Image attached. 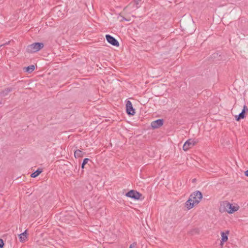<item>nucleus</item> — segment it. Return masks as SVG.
<instances>
[{
	"instance_id": "nucleus-1",
	"label": "nucleus",
	"mask_w": 248,
	"mask_h": 248,
	"mask_svg": "<svg viewBox=\"0 0 248 248\" xmlns=\"http://www.w3.org/2000/svg\"><path fill=\"white\" fill-rule=\"evenodd\" d=\"M219 209L221 213L227 212L229 214H232L239 209V206H233L232 204L227 201H224L220 202Z\"/></svg>"
},
{
	"instance_id": "nucleus-2",
	"label": "nucleus",
	"mask_w": 248,
	"mask_h": 248,
	"mask_svg": "<svg viewBox=\"0 0 248 248\" xmlns=\"http://www.w3.org/2000/svg\"><path fill=\"white\" fill-rule=\"evenodd\" d=\"M44 46L43 43H34L28 46L27 50L29 53H34L41 49Z\"/></svg>"
},
{
	"instance_id": "nucleus-3",
	"label": "nucleus",
	"mask_w": 248,
	"mask_h": 248,
	"mask_svg": "<svg viewBox=\"0 0 248 248\" xmlns=\"http://www.w3.org/2000/svg\"><path fill=\"white\" fill-rule=\"evenodd\" d=\"M202 198V194L201 192L196 191L190 195L189 198L192 200L195 204H198Z\"/></svg>"
},
{
	"instance_id": "nucleus-4",
	"label": "nucleus",
	"mask_w": 248,
	"mask_h": 248,
	"mask_svg": "<svg viewBox=\"0 0 248 248\" xmlns=\"http://www.w3.org/2000/svg\"><path fill=\"white\" fill-rule=\"evenodd\" d=\"M125 196L135 200H139L142 196V194L136 190H130L126 193Z\"/></svg>"
},
{
	"instance_id": "nucleus-5",
	"label": "nucleus",
	"mask_w": 248,
	"mask_h": 248,
	"mask_svg": "<svg viewBox=\"0 0 248 248\" xmlns=\"http://www.w3.org/2000/svg\"><path fill=\"white\" fill-rule=\"evenodd\" d=\"M198 141L194 140L191 139L186 140L184 143L183 148L185 151H187L188 149L193 147L197 143Z\"/></svg>"
},
{
	"instance_id": "nucleus-6",
	"label": "nucleus",
	"mask_w": 248,
	"mask_h": 248,
	"mask_svg": "<svg viewBox=\"0 0 248 248\" xmlns=\"http://www.w3.org/2000/svg\"><path fill=\"white\" fill-rule=\"evenodd\" d=\"M126 110L129 115H134L135 113V109L133 108L131 102L129 100L126 102Z\"/></svg>"
},
{
	"instance_id": "nucleus-7",
	"label": "nucleus",
	"mask_w": 248,
	"mask_h": 248,
	"mask_svg": "<svg viewBox=\"0 0 248 248\" xmlns=\"http://www.w3.org/2000/svg\"><path fill=\"white\" fill-rule=\"evenodd\" d=\"M106 38L107 41L113 46H119V43L118 41L113 36L109 34H107L106 35Z\"/></svg>"
},
{
	"instance_id": "nucleus-8",
	"label": "nucleus",
	"mask_w": 248,
	"mask_h": 248,
	"mask_svg": "<svg viewBox=\"0 0 248 248\" xmlns=\"http://www.w3.org/2000/svg\"><path fill=\"white\" fill-rule=\"evenodd\" d=\"M163 124V120L162 119H158L153 121L151 123V126L153 128H157Z\"/></svg>"
},
{
	"instance_id": "nucleus-9",
	"label": "nucleus",
	"mask_w": 248,
	"mask_h": 248,
	"mask_svg": "<svg viewBox=\"0 0 248 248\" xmlns=\"http://www.w3.org/2000/svg\"><path fill=\"white\" fill-rule=\"evenodd\" d=\"M195 204L193 202L192 200L190 198L186 202L185 207H186L188 210L192 208Z\"/></svg>"
},
{
	"instance_id": "nucleus-10",
	"label": "nucleus",
	"mask_w": 248,
	"mask_h": 248,
	"mask_svg": "<svg viewBox=\"0 0 248 248\" xmlns=\"http://www.w3.org/2000/svg\"><path fill=\"white\" fill-rule=\"evenodd\" d=\"M27 230L19 235V239L21 242H24L27 238Z\"/></svg>"
},
{
	"instance_id": "nucleus-11",
	"label": "nucleus",
	"mask_w": 248,
	"mask_h": 248,
	"mask_svg": "<svg viewBox=\"0 0 248 248\" xmlns=\"http://www.w3.org/2000/svg\"><path fill=\"white\" fill-rule=\"evenodd\" d=\"M84 153L80 150H76L74 152V155L76 158L81 157L83 156Z\"/></svg>"
},
{
	"instance_id": "nucleus-12",
	"label": "nucleus",
	"mask_w": 248,
	"mask_h": 248,
	"mask_svg": "<svg viewBox=\"0 0 248 248\" xmlns=\"http://www.w3.org/2000/svg\"><path fill=\"white\" fill-rule=\"evenodd\" d=\"M229 234V231H227L226 233L221 232V243L226 242L228 240V234Z\"/></svg>"
},
{
	"instance_id": "nucleus-13",
	"label": "nucleus",
	"mask_w": 248,
	"mask_h": 248,
	"mask_svg": "<svg viewBox=\"0 0 248 248\" xmlns=\"http://www.w3.org/2000/svg\"><path fill=\"white\" fill-rule=\"evenodd\" d=\"M12 90V88H7L5 89L4 90L2 91L0 93V95L1 96H5L7 95L10 92H11Z\"/></svg>"
},
{
	"instance_id": "nucleus-14",
	"label": "nucleus",
	"mask_w": 248,
	"mask_h": 248,
	"mask_svg": "<svg viewBox=\"0 0 248 248\" xmlns=\"http://www.w3.org/2000/svg\"><path fill=\"white\" fill-rule=\"evenodd\" d=\"M245 113L243 112H241L238 115H236L235 116V120L236 121H239L241 119H244L245 118Z\"/></svg>"
},
{
	"instance_id": "nucleus-15",
	"label": "nucleus",
	"mask_w": 248,
	"mask_h": 248,
	"mask_svg": "<svg viewBox=\"0 0 248 248\" xmlns=\"http://www.w3.org/2000/svg\"><path fill=\"white\" fill-rule=\"evenodd\" d=\"M42 170L38 169L35 172H33L31 175V176L32 178L36 177L42 172Z\"/></svg>"
},
{
	"instance_id": "nucleus-16",
	"label": "nucleus",
	"mask_w": 248,
	"mask_h": 248,
	"mask_svg": "<svg viewBox=\"0 0 248 248\" xmlns=\"http://www.w3.org/2000/svg\"><path fill=\"white\" fill-rule=\"evenodd\" d=\"M26 68V71L29 73H31L35 69V66L34 65H31Z\"/></svg>"
},
{
	"instance_id": "nucleus-17",
	"label": "nucleus",
	"mask_w": 248,
	"mask_h": 248,
	"mask_svg": "<svg viewBox=\"0 0 248 248\" xmlns=\"http://www.w3.org/2000/svg\"><path fill=\"white\" fill-rule=\"evenodd\" d=\"M90 160L89 158H86L84 159L82 163L81 164V168L83 169L84 168L85 165Z\"/></svg>"
},
{
	"instance_id": "nucleus-18",
	"label": "nucleus",
	"mask_w": 248,
	"mask_h": 248,
	"mask_svg": "<svg viewBox=\"0 0 248 248\" xmlns=\"http://www.w3.org/2000/svg\"><path fill=\"white\" fill-rule=\"evenodd\" d=\"M141 0H134V3L136 5V7L137 8H139V2Z\"/></svg>"
},
{
	"instance_id": "nucleus-19",
	"label": "nucleus",
	"mask_w": 248,
	"mask_h": 248,
	"mask_svg": "<svg viewBox=\"0 0 248 248\" xmlns=\"http://www.w3.org/2000/svg\"><path fill=\"white\" fill-rule=\"evenodd\" d=\"M248 111V108L247 106L246 105H244L242 111L246 113Z\"/></svg>"
},
{
	"instance_id": "nucleus-20",
	"label": "nucleus",
	"mask_w": 248,
	"mask_h": 248,
	"mask_svg": "<svg viewBox=\"0 0 248 248\" xmlns=\"http://www.w3.org/2000/svg\"><path fill=\"white\" fill-rule=\"evenodd\" d=\"M4 246L3 241L2 239H0V248H3Z\"/></svg>"
},
{
	"instance_id": "nucleus-21",
	"label": "nucleus",
	"mask_w": 248,
	"mask_h": 248,
	"mask_svg": "<svg viewBox=\"0 0 248 248\" xmlns=\"http://www.w3.org/2000/svg\"><path fill=\"white\" fill-rule=\"evenodd\" d=\"M136 245V244L135 243H133V244H131L129 248H134Z\"/></svg>"
},
{
	"instance_id": "nucleus-22",
	"label": "nucleus",
	"mask_w": 248,
	"mask_h": 248,
	"mask_svg": "<svg viewBox=\"0 0 248 248\" xmlns=\"http://www.w3.org/2000/svg\"><path fill=\"white\" fill-rule=\"evenodd\" d=\"M245 175L246 176L248 177V170H247L245 171Z\"/></svg>"
},
{
	"instance_id": "nucleus-23",
	"label": "nucleus",
	"mask_w": 248,
	"mask_h": 248,
	"mask_svg": "<svg viewBox=\"0 0 248 248\" xmlns=\"http://www.w3.org/2000/svg\"><path fill=\"white\" fill-rule=\"evenodd\" d=\"M8 44H9V42H7V43H5V44H3V45H0V47L1 46H2L6 45H8Z\"/></svg>"
},
{
	"instance_id": "nucleus-24",
	"label": "nucleus",
	"mask_w": 248,
	"mask_h": 248,
	"mask_svg": "<svg viewBox=\"0 0 248 248\" xmlns=\"http://www.w3.org/2000/svg\"><path fill=\"white\" fill-rule=\"evenodd\" d=\"M195 181H196V179H194L192 180V182H194Z\"/></svg>"
}]
</instances>
